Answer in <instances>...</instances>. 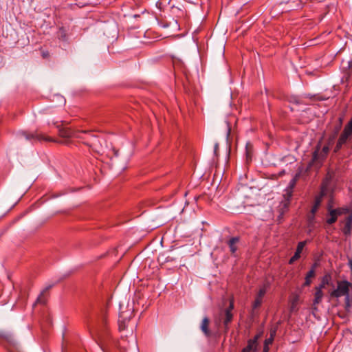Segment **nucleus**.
<instances>
[{
  "mask_svg": "<svg viewBox=\"0 0 352 352\" xmlns=\"http://www.w3.org/2000/svg\"><path fill=\"white\" fill-rule=\"evenodd\" d=\"M98 343L104 352H116V349L120 352H124V349L120 347L119 342L111 334L107 327L105 318H103L102 324L97 330Z\"/></svg>",
  "mask_w": 352,
  "mask_h": 352,
  "instance_id": "obj_1",
  "label": "nucleus"
},
{
  "mask_svg": "<svg viewBox=\"0 0 352 352\" xmlns=\"http://www.w3.org/2000/svg\"><path fill=\"white\" fill-rule=\"evenodd\" d=\"M98 343L104 352H116V349L120 352H124V349L120 347L119 342L111 334L107 327L105 318H103L102 324L97 330Z\"/></svg>",
  "mask_w": 352,
  "mask_h": 352,
  "instance_id": "obj_2",
  "label": "nucleus"
},
{
  "mask_svg": "<svg viewBox=\"0 0 352 352\" xmlns=\"http://www.w3.org/2000/svg\"><path fill=\"white\" fill-rule=\"evenodd\" d=\"M58 133L60 137L65 138H76L78 139H85L84 135H91V140L90 141H85V144L95 150L98 149V146L100 145L99 138L94 134L92 131H74L68 127H61L58 129Z\"/></svg>",
  "mask_w": 352,
  "mask_h": 352,
  "instance_id": "obj_3",
  "label": "nucleus"
},
{
  "mask_svg": "<svg viewBox=\"0 0 352 352\" xmlns=\"http://www.w3.org/2000/svg\"><path fill=\"white\" fill-rule=\"evenodd\" d=\"M234 309V300L233 298L230 299L229 306L224 310L223 312L219 314V317L218 319L215 320V323L217 326H219L221 322H223V324L225 328V331L228 332L229 329V324L233 320V314L232 310Z\"/></svg>",
  "mask_w": 352,
  "mask_h": 352,
  "instance_id": "obj_4",
  "label": "nucleus"
},
{
  "mask_svg": "<svg viewBox=\"0 0 352 352\" xmlns=\"http://www.w3.org/2000/svg\"><path fill=\"white\" fill-rule=\"evenodd\" d=\"M351 286L352 284L348 280H338L337 282V288L330 292V296L333 298L346 296L349 294Z\"/></svg>",
  "mask_w": 352,
  "mask_h": 352,
  "instance_id": "obj_5",
  "label": "nucleus"
},
{
  "mask_svg": "<svg viewBox=\"0 0 352 352\" xmlns=\"http://www.w3.org/2000/svg\"><path fill=\"white\" fill-rule=\"evenodd\" d=\"M19 138H24L25 140L30 141L32 142H52L54 140L50 137L45 136L43 133H40L38 131H35L33 133H30L28 131H23L19 133L18 134Z\"/></svg>",
  "mask_w": 352,
  "mask_h": 352,
  "instance_id": "obj_6",
  "label": "nucleus"
},
{
  "mask_svg": "<svg viewBox=\"0 0 352 352\" xmlns=\"http://www.w3.org/2000/svg\"><path fill=\"white\" fill-rule=\"evenodd\" d=\"M329 151V146L324 145L320 148V143H318L312 154V162H318L326 158Z\"/></svg>",
  "mask_w": 352,
  "mask_h": 352,
  "instance_id": "obj_7",
  "label": "nucleus"
},
{
  "mask_svg": "<svg viewBox=\"0 0 352 352\" xmlns=\"http://www.w3.org/2000/svg\"><path fill=\"white\" fill-rule=\"evenodd\" d=\"M325 194H326V188L323 183L322 185L320 194L319 195H317L315 197L314 203L311 209V213L313 217L315 216V214L318 211V210L321 204L322 197L325 195Z\"/></svg>",
  "mask_w": 352,
  "mask_h": 352,
  "instance_id": "obj_8",
  "label": "nucleus"
},
{
  "mask_svg": "<svg viewBox=\"0 0 352 352\" xmlns=\"http://www.w3.org/2000/svg\"><path fill=\"white\" fill-rule=\"evenodd\" d=\"M262 333L256 334L253 338L248 340V344L241 352H256L258 346V340L261 336Z\"/></svg>",
  "mask_w": 352,
  "mask_h": 352,
  "instance_id": "obj_9",
  "label": "nucleus"
},
{
  "mask_svg": "<svg viewBox=\"0 0 352 352\" xmlns=\"http://www.w3.org/2000/svg\"><path fill=\"white\" fill-rule=\"evenodd\" d=\"M270 287V281L268 280H264L263 283L259 286V289L256 293V295L259 296V297L263 298Z\"/></svg>",
  "mask_w": 352,
  "mask_h": 352,
  "instance_id": "obj_10",
  "label": "nucleus"
},
{
  "mask_svg": "<svg viewBox=\"0 0 352 352\" xmlns=\"http://www.w3.org/2000/svg\"><path fill=\"white\" fill-rule=\"evenodd\" d=\"M316 267V264L315 263L311 267V269L307 273V274L305 276V280L303 286L308 287L311 285V278H314L316 275V272H315Z\"/></svg>",
  "mask_w": 352,
  "mask_h": 352,
  "instance_id": "obj_11",
  "label": "nucleus"
},
{
  "mask_svg": "<svg viewBox=\"0 0 352 352\" xmlns=\"http://www.w3.org/2000/svg\"><path fill=\"white\" fill-rule=\"evenodd\" d=\"M240 238L239 236L232 237L228 241V245L230 248V252L234 254L237 250L236 244L239 242Z\"/></svg>",
  "mask_w": 352,
  "mask_h": 352,
  "instance_id": "obj_12",
  "label": "nucleus"
},
{
  "mask_svg": "<svg viewBox=\"0 0 352 352\" xmlns=\"http://www.w3.org/2000/svg\"><path fill=\"white\" fill-rule=\"evenodd\" d=\"M209 324L210 320L208 317L204 318L201 324V330L204 333V334L206 337H210L211 336L210 331L209 330Z\"/></svg>",
  "mask_w": 352,
  "mask_h": 352,
  "instance_id": "obj_13",
  "label": "nucleus"
},
{
  "mask_svg": "<svg viewBox=\"0 0 352 352\" xmlns=\"http://www.w3.org/2000/svg\"><path fill=\"white\" fill-rule=\"evenodd\" d=\"M263 297H259V296L256 294L255 299L252 304L251 314L252 316L255 314V311L261 306L263 303Z\"/></svg>",
  "mask_w": 352,
  "mask_h": 352,
  "instance_id": "obj_14",
  "label": "nucleus"
},
{
  "mask_svg": "<svg viewBox=\"0 0 352 352\" xmlns=\"http://www.w3.org/2000/svg\"><path fill=\"white\" fill-rule=\"evenodd\" d=\"M315 289H316V292L314 294L313 305H317L322 302L324 294L322 292V289H320V288L316 287Z\"/></svg>",
  "mask_w": 352,
  "mask_h": 352,
  "instance_id": "obj_15",
  "label": "nucleus"
},
{
  "mask_svg": "<svg viewBox=\"0 0 352 352\" xmlns=\"http://www.w3.org/2000/svg\"><path fill=\"white\" fill-rule=\"evenodd\" d=\"M352 228V215H349L344 221L343 232L345 234L351 232Z\"/></svg>",
  "mask_w": 352,
  "mask_h": 352,
  "instance_id": "obj_16",
  "label": "nucleus"
},
{
  "mask_svg": "<svg viewBox=\"0 0 352 352\" xmlns=\"http://www.w3.org/2000/svg\"><path fill=\"white\" fill-rule=\"evenodd\" d=\"M336 210H333V209H330L329 210V217L326 219V223L329 225H332L338 219L337 215L336 214Z\"/></svg>",
  "mask_w": 352,
  "mask_h": 352,
  "instance_id": "obj_17",
  "label": "nucleus"
},
{
  "mask_svg": "<svg viewBox=\"0 0 352 352\" xmlns=\"http://www.w3.org/2000/svg\"><path fill=\"white\" fill-rule=\"evenodd\" d=\"M130 317H131V316H129L128 318L125 317L124 316V312H120V313L119 320H118L120 331H122V330L124 329V328H125V322H126V320H129Z\"/></svg>",
  "mask_w": 352,
  "mask_h": 352,
  "instance_id": "obj_18",
  "label": "nucleus"
},
{
  "mask_svg": "<svg viewBox=\"0 0 352 352\" xmlns=\"http://www.w3.org/2000/svg\"><path fill=\"white\" fill-rule=\"evenodd\" d=\"M347 139L348 138L341 133L336 143L334 151H338L341 148L342 146L346 143Z\"/></svg>",
  "mask_w": 352,
  "mask_h": 352,
  "instance_id": "obj_19",
  "label": "nucleus"
},
{
  "mask_svg": "<svg viewBox=\"0 0 352 352\" xmlns=\"http://www.w3.org/2000/svg\"><path fill=\"white\" fill-rule=\"evenodd\" d=\"M307 240L300 241L297 245L296 250V252L294 255L298 256V258H300V254L302 253V251L303 250V249H304L305 246L307 245Z\"/></svg>",
  "mask_w": 352,
  "mask_h": 352,
  "instance_id": "obj_20",
  "label": "nucleus"
},
{
  "mask_svg": "<svg viewBox=\"0 0 352 352\" xmlns=\"http://www.w3.org/2000/svg\"><path fill=\"white\" fill-rule=\"evenodd\" d=\"M342 134L348 138L352 134V120H351L345 126Z\"/></svg>",
  "mask_w": 352,
  "mask_h": 352,
  "instance_id": "obj_21",
  "label": "nucleus"
},
{
  "mask_svg": "<svg viewBox=\"0 0 352 352\" xmlns=\"http://www.w3.org/2000/svg\"><path fill=\"white\" fill-rule=\"evenodd\" d=\"M57 36L60 40L66 41L67 39V30L63 27L60 28L57 32Z\"/></svg>",
  "mask_w": 352,
  "mask_h": 352,
  "instance_id": "obj_22",
  "label": "nucleus"
},
{
  "mask_svg": "<svg viewBox=\"0 0 352 352\" xmlns=\"http://www.w3.org/2000/svg\"><path fill=\"white\" fill-rule=\"evenodd\" d=\"M330 280H331L330 276L329 275H325L322 278L321 283L318 286H317L316 287L317 288H320V289H324L326 285H329Z\"/></svg>",
  "mask_w": 352,
  "mask_h": 352,
  "instance_id": "obj_23",
  "label": "nucleus"
},
{
  "mask_svg": "<svg viewBox=\"0 0 352 352\" xmlns=\"http://www.w3.org/2000/svg\"><path fill=\"white\" fill-rule=\"evenodd\" d=\"M246 161L247 162H250L252 161V145L250 143L246 144Z\"/></svg>",
  "mask_w": 352,
  "mask_h": 352,
  "instance_id": "obj_24",
  "label": "nucleus"
},
{
  "mask_svg": "<svg viewBox=\"0 0 352 352\" xmlns=\"http://www.w3.org/2000/svg\"><path fill=\"white\" fill-rule=\"evenodd\" d=\"M345 308L347 309L352 307V298L349 294L344 296Z\"/></svg>",
  "mask_w": 352,
  "mask_h": 352,
  "instance_id": "obj_25",
  "label": "nucleus"
},
{
  "mask_svg": "<svg viewBox=\"0 0 352 352\" xmlns=\"http://www.w3.org/2000/svg\"><path fill=\"white\" fill-rule=\"evenodd\" d=\"M333 210H336V214L337 217L342 215V214H345L348 212V209L344 208H338L336 209H333Z\"/></svg>",
  "mask_w": 352,
  "mask_h": 352,
  "instance_id": "obj_26",
  "label": "nucleus"
},
{
  "mask_svg": "<svg viewBox=\"0 0 352 352\" xmlns=\"http://www.w3.org/2000/svg\"><path fill=\"white\" fill-rule=\"evenodd\" d=\"M289 101L290 102H293V103L297 104L301 103L300 98L297 96H291L290 98L289 99Z\"/></svg>",
  "mask_w": 352,
  "mask_h": 352,
  "instance_id": "obj_27",
  "label": "nucleus"
},
{
  "mask_svg": "<svg viewBox=\"0 0 352 352\" xmlns=\"http://www.w3.org/2000/svg\"><path fill=\"white\" fill-rule=\"evenodd\" d=\"M44 293H45V291H43L41 294V295L38 297L37 300H36L37 302L42 303V304H45V303L46 300H45V299L43 297L44 296Z\"/></svg>",
  "mask_w": 352,
  "mask_h": 352,
  "instance_id": "obj_28",
  "label": "nucleus"
},
{
  "mask_svg": "<svg viewBox=\"0 0 352 352\" xmlns=\"http://www.w3.org/2000/svg\"><path fill=\"white\" fill-rule=\"evenodd\" d=\"M274 342V338H268L267 339H265V342H264V346H269V345L272 344Z\"/></svg>",
  "mask_w": 352,
  "mask_h": 352,
  "instance_id": "obj_29",
  "label": "nucleus"
},
{
  "mask_svg": "<svg viewBox=\"0 0 352 352\" xmlns=\"http://www.w3.org/2000/svg\"><path fill=\"white\" fill-rule=\"evenodd\" d=\"M300 258H298V256H295V255H293L289 260L288 261V263L289 265H292L294 264L297 260H298Z\"/></svg>",
  "mask_w": 352,
  "mask_h": 352,
  "instance_id": "obj_30",
  "label": "nucleus"
},
{
  "mask_svg": "<svg viewBox=\"0 0 352 352\" xmlns=\"http://www.w3.org/2000/svg\"><path fill=\"white\" fill-rule=\"evenodd\" d=\"M84 137L85 138V139H81L83 144H85V141H90L91 140V135H84Z\"/></svg>",
  "mask_w": 352,
  "mask_h": 352,
  "instance_id": "obj_31",
  "label": "nucleus"
},
{
  "mask_svg": "<svg viewBox=\"0 0 352 352\" xmlns=\"http://www.w3.org/2000/svg\"><path fill=\"white\" fill-rule=\"evenodd\" d=\"M275 335H276V330H272L270 331V338H273L274 339Z\"/></svg>",
  "mask_w": 352,
  "mask_h": 352,
  "instance_id": "obj_32",
  "label": "nucleus"
},
{
  "mask_svg": "<svg viewBox=\"0 0 352 352\" xmlns=\"http://www.w3.org/2000/svg\"><path fill=\"white\" fill-rule=\"evenodd\" d=\"M269 350H270L269 346H263V352H269Z\"/></svg>",
  "mask_w": 352,
  "mask_h": 352,
  "instance_id": "obj_33",
  "label": "nucleus"
},
{
  "mask_svg": "<svg viewBox=\"0 0 352 352\" xmlns=\"http://www.w3.org/2000/svg\"><path fill=\"white\" fill-rule=\"evenodd\" d=\"M0 337L5 338L8 340L9 338L10 337V336H6V335H5L3 333H0Z\"/></svg>",
  "mask_w": 352,
  "mask_h": 352,
  "instance_id": "obj_34",
  "label": "nucleus"
},
{
  "mask_svg": "<svg viewBox=\"0 0 352 352\" xmlns=\"http://www.w3.org/2000/svg\"><path fill=\"white\" fill-rule=\"evenodd\" d=\"M349 266L350 267V269L352 270V259H349Z\"/></svg>",
  "mask_w": 352,
  "mask_h": 352,
  "instance_id": "obj_35",
  "label": "nucleus"
},
{
  "mask_svg": "<svg viewBox=\"0 0 352 352\" xmlns=\"http://www.w3.org/2000/svg\"><path fill=\"white\" fill-rule=\"evenodd\" d=\"M113 151L114 153V155L117 157L118 155V151L113 148Z\"/></svg>",
  "mask_w": 352,
  "mask_h": 352,
  "instance_id": "obj_36",
  "label": "nucleus"
},
{
  "mask_svg": "<svg viewBox=\"0 0 352 352\" xmlns=\"http://www.w3.org/2000/svg\"><path fill=\"white\" fill-rule=\"evenodd\" d=\"M349 67L352 68V59L349 61Z\"/></svg>",
  "mask_w": 352,
  "mask_h": 352,
  "instance_id": "obj_37",
  "label": "nucleus"
},
{
  "mask_svg": "<svg viewBox=\"0 0 352 352\" xmlns=\"http://www.w3.org/2000/svg\"><path fill=\"white\" fill-rule=\"evenodd\" d=\"M230 128L228 127V136L230 135Z\"/></svg>",
  "mask_w": 352,
  "mask_h": 352,
  "instance_id": "obj_38",
  "label": "nucleus"
},
{
  "mask_svg": "<svg viewBox=\"0 0 352 352\" xmlns=\"http://www.w3.org/2000/svg\"><path fill=\"white\" fill-rule=\"evenodd\" d=\"M47 56V53H45V52L43 53V57H46Z\"/></svg>",
  "mask_w": 352,
  "mask_h": 352,
  "instance_id": "obj_39",
  "label": "nucleus"
},
{
  "mask_svg": "<svg viewBox=\"0 0 352 352\" xmlns=\"http://www.w3.org/2000/svg\"><path fill=\"white\" fill-rule=\"evenodd\" d=\"M217 148H218V145H217V144H216V145H215V151H216V150H217Z\"/></svg>",
  "mask_w": 352,
  "mask_h": 352,
  "instance_id": "obj_40",
  "label": "nucleus"
},
{
  "mask_svg": "<svg viewBox=\"0 0 352 352\" xmlns=\"http://www.w3.org/2000/svg\"><path fill=\"white\" fill-rule=\"evenodd\" d=\"M351 120H352V117H351Z\"/></svg>",
  "mask_w": 352,
  "mask_h": 352,
  "instance_id": "obj_41",
  "label": "nucleus"
}]
</instances>
